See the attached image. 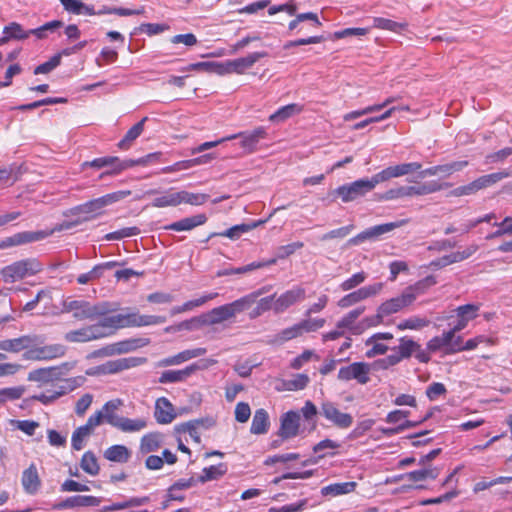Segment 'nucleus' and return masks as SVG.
Here are the masks:
<instances>
[{"instance_id":"obj_55","label":"nucleus","mask_w":512,"mask_h":512,"mask_svg":"<svg viewBox=\"0 0 512 512\" xmlns=\"http://www.w3.org/2000/svg\"><path fill=\"white\" fill-rule=\"evenodd\" d=\"M63 23L59 20H53L51 22H47L44 25L28 30L29 36L34 35L37 39H44L47 36V32H54L56 29L62 27Z\"/></svg>"},{"instance_id":"obj_8","label":"nucleus","mask_w":512,"mask_h":512,"mask_svg":"<svg viewBox=\"0 0 512 512\" xmlns=\"http://www.w3.org/2000/svg\"><path fill=\"white\" fill-rule=\"evenodd\" d=\"M268 53L265 51H258L248 54L245 57L237 59L226 60L225 62L219 63L218 74H244L246 70L253 67V65L261 58L267 57Z\"/></svg>"},{"instance_id":"obj_51","label":"nucleus","mask_w":512,"mask_h":512,"mask_svg":"<svg viewBox=\"0 0 512 512\" xmlns=\"http://www.w3.org/2000/svg\"><path fill=\"white\" fill-rule=\"evenodd\" d=\"M80 467L84 472L91 476H96L100 471L97 458L95 454L91 451H87L83 454L80 462Z\"/></svg>"},{"instance_id":"obj_63","label":"nucleus","mask_w":512,"mask_h":512,"mask_svg":"<svg viewBox=\"0 0 512 512\" xmlns=\"http://www.w3.org/2000/svg\"><path fill=\"white\" fill-rule=\"evenodd\" d=\"M304 247V243L297 241L287 245H282L276 249V261L278 259H285L290 255L294 254L297 250L302 249Z\"/></svg>"},{"instance_id":"obj_18","label":"nucleus","mask_w":512,"mask_h":512,"mask_svg":"<svg viewBox=\"0 0 512 512\" xmlns=\"http://www.w3.org/2000/svg\"><path fill=\"white\" fill-rule=\"evenodd\" d=\"M232 136H235V139L239 138L241 148L250 154L256 151L261 140L267 138V130L265 127L259 126L252 131H243Z\"/></svg>"},{"instance_id":"obj_34","label":"nucleus","mask_w":512,"mask_h":512,"mask_svg":"<svg viewBox=\"0 0 512 512\" xmlns=\"http://www.w3.org/2000/svg\"><path fill=\"white\" fill-rule=\"evenodd\" d=\"M270 426L268 412L263 409H257L253 415L250 432L255 435L265 434Z\"/></svg>"},{"instance_id":"obj_58","label":"nucleus","mask_w":512,"mask_h":512,"mask_svg":"<svg viewBox=\"0 0 512 512\" xmlns=\"http://www.w3.org/2000/svg\"><path fill=\"white\" fill-rule=\"evenodd\" d=\"M24 392L25 388L23 386L2 388L0 389V404L20 399Z\"/></svg>"},{"instance_id":"obj_6","label":"nucleus","mask_w":512,"mask_h":512,"mask_svg":"<svg viewBox=\"0 0 512 512\" xmlns=\"http://www.w3.org/2000/svg\"><path fill=\"white\" fill-rule=\"evenodd\" d=\"M108 329L105 319L102 318L91 325L70 330L64 334V340L69 343H87L108 337Z\"/></svg>"},{"instance_id":"obj_23","label":"nucleus","mask_w":512,"mask_h":512,"mask_svg":"<svg viewBox=\"0 0 512 512\" xmlns=\"http://www.w3.org/2000/svg\"><path fill=\"white\" fill-rule=\"evenodd\" d=\"M21 484L25 493L35 495L41 488V479L34 463L22 472Z\"/></svg>"},{"instance_id":"obj_54","label":"nucleus","mask_w":512,"mask_h":512,"mask_svg":"<svg viewBox=\"0 0 512 512\" xmlns=\"http://www.w3.org/2000/svg\"><path fill=\"white\" fill-rule=\"evenodd\" d=\"M204 422H207L206 429L211 428L215 425V421L212 418H206V419H199L195 421H190L186 424H184V431L188 432L190 437L195 440L197 443L200 442V435L197 431L199 424H204Z\"/></svg>"},{"instance_id":"obj_59","label":"nucleus","mask_w":512,"mask_h":512,"mask_svg":"<svg viewBox=\"0 0 512 512\" xmlns=\"http://www.w3.org/2000/svg\"><path fill=\"white\" fill-rule=\"evenodd\" d=\"M209 196L203 193H191L188 191H180V204L186 203L190 205H202L208 200Z\"/></svg>"},{"instance_id":"obj_40","label":"nucleus","mask_w":512,"mask_h":512,"mask_svg":"<svg viewBox=\"0 0 512 512\" xmlns=\"http://www.w3.org/2000/svg\"><path fill=\"white\" fill-rule=\"evenodd\" d=\"M436 284V280L433 276H427L426 278L416 282L415 284L413 285H410L408 286L407 288H405L403 290L404 294H408L410 295L412 298H411V303H413L416 298L425 293V291Z\"/></svg>"},{"instance_id":"obj_20","label":"nucleus","mask_w":512,"mask_h":512,"mask_svg":"<svg viewBox=\"0 0 512 512\" xmlns=\"http://www.w3.org/2000/svg\"><path fill=\"white\" fill-rule=\"evenodd\" d=\"M300 415L295 411H288L280 418L278 436L282 439H291L298 435Z\"/></svg>"},{"instance_id":"obj_14","label":"nucleus","mask_w":512,"mask_h":512,"mask_svg":"<svg viewBox=\"0 0 512 512\" xmlns=\"http://www.w3.org/2000/svg\"><path fill=\"white\" fill-rule=\"evenodd\" d=\"M370 365L365 362H354L341 367L337 378L340 381L356 380L359 384H367L370 381Z\"/></svg>"},{"instance_id":"obj_11","label":"nucleus","mask_w":512,"mask_h":512,"mask_svg":"<svg viewBox=\"0 0 512 512\" xmlns=\"http://www.w3.org/2000/svg\"><path fill=\"white\" fill-rule=\"evenodd\" d=\"M374 189L371 179H359L350 184L339 186L335 190V194L339 196L343 202H351L358 197L364 196Z\"/></svg>"},{"instance_id":"obj_33","label":"nucleus","mask_w":512,"mask_h":512,"mask_svg":"<svg viewBox=\"0 0 512 512\" xmlns=\"http://www.w3.org/2000/svg\"><path fill=\"white\" fill-rule=\"evenodd\" d=\"M218 296V293H209L201 296L200 298L189 300L180 306H174L170 309V315L175 316L184 312L191 311L197 307L204 305L206 302L213 300Z\"/></svg>"},{"instance_id":"obj_30","label":"nucleus","mask_w":512,"mask_h":512,"mask_svg":"<svg viewBox=\"0 0 512 512\" xmlns=\"http://www.w3.org/2000/svg\"><path fill=\"white\" fill-rule=\"evenodd\" d=\"M207 218L204 214H198L192 217H186L179 221L173 222L164 227L166 230L174 231H190L197 226H200L206 222Z\"/></svg>"},{"instance_id":"obj_56","label":"nucleus","mask_w":512,"mask_h":512,"mask_svg":"<svg viewBox=\"0 0 512 512\" xmlns=\"http://www.w3.org/2000/svg\"><path fill=\"white\" fill-rule=\"evenodd\" d=\"M413 194V186H399L396 188H392L387 190L383 195V200H395L403 197H411Z\"/></svg>"},{"instance_id":"obj_64","label":"nucleus","mask_w":512,"mask_h":512,"mask_svg":"<svg viewBox=\"0 0 512 512\" xmlns=\"http://www.w3.org/2000/svg\"><path fill=\"white\" fill-rule=\"evenodd\" d=\"M367 278V274L365 272H358L354 275H352L350 278L346 279L340 284V288L342 291H349L360 284H362Z\"/></svg>"},{"instance_id":"obj_61","label":"nucleus","mask_w":512,"mask_h":512,"mask_svg":"<svg viewBox=\"0 0 512 512\" xmlns=\"http://www.w3.org/2000/svg\"><path fill=\"white\" fill-rule=\"evenodd\" d=\"M116 162H119V158L115 156H106V157H100L96 158L92 161H86L83 163V167H92L96 169H101L104 167H111L112 170L115 168Z\"/></svg>"},{"instance_id":"obj_35","label":"nucleus","mask_w":512,"mask_h":512,"mask_svg":"<svg viewBox=\"0 0 512 512\" xmlns=\"http://www.w3.org/2000/svg\"><path fill=\"white\" fill-rule=\"evenodd\" d=\"M303 111V106L297 103H291L286 106L280 107L276 112L269 116V120L274 123H282L287 119L300 114Z\"/></svg>"},{"instance_id":"obj_39","label":"nucleus","mask_w":512,"mask_h":512,"mask_svg":"<svg viewBox=\"0 0 512 512\" xmlns=\"http://www.w3.org/2000/svg\"><path fill=\"white\" fill-rule=\"evenodd\" d=\"M117 420L118 422L115 423V428L126 433L138 432L147 426V421L143 418L130 419L120 416Z\"/></svg>"},{"instance_id":"obj_60","label":"nucleus","mask_w":512,"mask_h":512,"mask_svg":"<svg viewBox=\"0 0 512 512\" xmlns=\"http://www.w3.org/2000/svg\"><path fill=\"white\" fill-rule=\"evenodd\" d=\"M508 176H509V173H507V172H496V173H491L488 175L481 176V177L477 178L476 181L478 183L479 189L482 190L484 188L494 185L495 183L501 181L502 179H504Z\"/></svg>"},{"instance_id":"obj_52","label":"nucleus","mask_w":512,"mask_h":512,"mask_svg":"<svg viewBox=\"0 0 512 512\" xmlns=\"http://www.w3.org/2000/svg\"><path fill=\"white\" fill-rule=\"evenodd\" d=\"M40 348L42 351V358L44 361L63 357L67 351L66 346L59 343L41 346Z\"/></svg>"},{"instance_id":"obj_24","label":"nucleus","mask_w":512,"mask_h":512,"mask_svg":"<svg viewBox=\"0 0 512 512\" xmlns=\"http://www.w3.org/2000/svg\"><path fill=\"white\" fill-rule=\"evenodd\" d=\"M37 343L36 336L25 335L14 339L0 341V350L18 353L33 347Z\"/></svg>"},{"instance_id":"obj_43","label":"nucleus","mask_w":512,"mask_h":512,"mask_svg":"<svg viewBox=\"0 0 512 512\" xmlns=\"http://www.w3.org/2000/svg\"><path fill=\"white\" fill-rule=\"evenodd\" d=\"M302 335L300 327L297 324H294L291 327L285 328L281 330L279 333L275 334L272 339L270 340V343L273 345H282L285 342L298 338Z\"/></svg>"},{"instance_id":"obj_62","label":"nucleus","mask_w":512,"mask_h":512,"mask_svg":"<svg viewBox=\"0 0 512 512\" xmlns=\"http://www.w3.org/2000/svg\"><path fill=\"white\" fill-rule=\"evenodd\" d=\"M466 166H468V161L466 160L454 161L451 163L438 165L439 175H441L442 177H448L455 172L461 171Z\"/></svg>"},{"instance_id":"obj_45","label":"nucleus","mask_w":512,"mask_h":512,"mask_svg":"<svg viewBox=\"0 0 512 512\" xmlns=\"http://www.w3.org/2000/svg\"><path fill=\"white\" fill-rule=\"evenodd\" d=\"M162 445V437L158 433H149L141 438L140 451L143 454L157 451Z\"/></svg>"},{"instance_id":"obj_46","label":"nucleus","mask_w":512,"mask_h":512,"mask_svg":"<svg viewBox=\"0 0 512 512\" xmlns=\"http://www.w3.org/2000/svg\"><path fill=\"white\" fill-rule=\"evenodd\" d=\"M52 234L46 231H24L14 234L16 245H23L26 243L36 242L42 240Z\"/></svg>"},{"instance_id":"obj_1","label":"nucleus","mask_w":512,"mask_h":512,"mask_svg":"<svg viewBox=\"0 0 512 512\" xmlns=\"http://www.w3.org/2000/svg\"><path fill=\"white\" fill-rule=\"evenodd\" d=\"M113 310L108 302L92 304L86 300H72L69 298L62 302V312L72 313L73 318L78 321H98Z\"/></svg>"},{"instance_id":"obj_7","label":"nucleus","mask_w":512,"mask_h":512,"mask_svg":"<svg viewBox=\"0 0 512 512\" xmlns=\"http://www.w3.org/2000/svg\"><path fill=\"white\" fill-rule=\"evenodd\" d=\"M85 381L83 376L72 377L64 379L63 384L53 385V388L47 389L46 391L35 394L31 397L32 400L38 401L44 405H49L59 399L60 397L72 392L76 388L80 387Z\"/></svg>"},{"instance_id":"obj_50","label":"nucleus","mask_w":512,"mask_h":512,"mask_svg":"<svg viewBox=\"0 0 512 512\" xmlns=\"http://www.w3.org/2000/svg\"><path fill=\"white\" fill-rule=\"evenodd\" d=\"M227 472V465L220 463L218 465H212L206 467L202 471V475L199 477L201 483H205L211 480H217Z\"/></svg>"},{"instance_id":"obj_42","label":"nucleus","mask_w":512,"mask_h":512,"mask_svg":"<svg viewBox=\"0 0 512 512\" xmlns=\"http://www.w3.org/2000/svg\"><path fill=\"white\" fill-rule=\"evenodd\" d=\"M130 456L129 449L124 445H113L104 452V457L107 460L118 463H126Z\"/></svg>"},{"instance_id":"obj_16","label":"nucleus","mask_w":512,"mask_h":512,"mask_svg":"<svg viewBox=\"0 0 512 512\" xmlns=\"http://www.w3.org/2000/svg\"><path fill=\"white\" fill-rule=\"evenodd\" d=\"M102 423V414H92L85 425L78 427L72 434L71 445L74 450H81L84 447V441L88 438L93 430Z\"/></svg>"},{"instance_id":"obj_57","label":"nucleus","mask_w":512,"mask_h":512,"mask_svg":"<svg viewBox=\"0 0 512 512\" xmlns=\"http://www.w3.org/2000/svg\"><path fill=\"white\" fill-rule=\"evenodd\" d=\"M138 347L137 340H126L115 343L107 348V354H123L135 350Z\"/></svg>"},{"instance_id":"obj_13","label":"nucleus","mask_w":512,"mask_h":512,"mask_svg":"<svg viewBox=\"0 0 512 512\" xmlns=\"http://www.w3.org/2000/svg\"><path fill=\"white\" fill-rule=\"evenodd\" d=\"M145 362L144 358L128 357L119 358L115 360H109L95 368L94 372H88V374H115L136 366H139Z\"/></svg>"},{"instance_id":"obj_28","label":"nucleus","mask_w":512,"mask_h":512,"mask_svg":"<svg viewBox=\"0 0 512 512\" xmlns=\"http://www.w3.org/2000/svg\"><path fill=\"white\" fill-rule=\"evenodd\" d=\"M102 499L95 496L78 495L72 496L56 505L58 509H68L75 507L98 506Z\"/></svg>"},{"instance_id":"obj_27","label":"nucleus","mask_w":512,"mask_h":512,"mask_svg":"<svg viewBox=\"0 0 512 512\" xmlns=\"http://www.w3.org/2000/svg\"><path fill=\"white\" fill-rule=\"evenodd\" d=\"M154 416L161 424H168L174 420V408L167 398L161 397L156 400Z\"/></svg>"},{"instance_id":"obj_22","label":"nucleus","mask_w":512,"mask_h":512,"mask_svg":"<svg viewBox=\"0 0 512 512\" xmlns=\"http://www.w3.org/2000/svg\"><path fill=\"white\" fill-rule=\"evenodd\" d=\"M393 339V334L389 332H379L370 336L366 341V347L369 349L366 351L365 355L367 358H373L378 355H384L389 347L383 343V341H388Z\"/></svg>"},{"instance_id":"obj_10","label":"nucleus","mask_w":512,"mask_h":512,"mask_svg":"<svg viewBox=\"0 0 512 512\" xmlns=\"http://www.w3.org/2000/svg\"><path fill=\"white\" fill-rule=\"evenodd\" d=\"M246 311L241 299H237L231 303L213 308L204 315L206 325H216L227 321L236 316V314Z\"/></svg>"},{"instance_id":"obj_2","label":"nucleus","mask_w":512,"mask_h":512,"mask_svg":"<svg viewBox=\"0 0 512 512\" xmlns=\"http://www.w3.org/2000/svg\"><path fill=\"white\" fill-rule=\"evenodd\" d=\"M391 351L392 353L390 355L380 360L381 366L383 368L397 365L402 360L408 359L412 355H414L415 358L421 363H428L431 359L428 352L422 349L418 342L406 336L401 337L399 339V345L391 348Z\"/></svg>"},{"instance_id":"obj_9","label":"nucleus","mask_w":512,"mask_h":512,"mask_svg":"<svg viewBox=\"0 0 512 512\" xmlns=\"http://www.w3.org/2000/svg\"><path fill=\"white\" fill-rule=\"evenodd\" d=\"M408 222H409L408 219H402L399 221L384 223V224L370 227V228L360 232L356 236L350 238L347 242V245L348 246H357L366 241L377 240L381 235L389 233L396 228L402 227V226L406 225Z\"/></svg>"},{"instance_id":"obj_29","label":"nucleus","mask_w":512,"mask_h":512,"mask_svg":"<svg viewBox=\"0 0 512 512\" xmlns=\"http://www.w3.org/2000/svg\"><path fill=\"white\" fill-rule=\"evenodd\" d=\"M207 350L206 348H194V349H188L184 350L174 356L165 358L161 361V366H171V365H179L185 361H188L190 359L203 356L206 354Z\"/></svg>"},{"instance_id":"obj_3","label":"nucleus","mask_w":512,"mask_h":512,"mask_svg":"<svg viewBox=\"0 0 512 512\" xmlns=\"http://www.w3.org/2000/svg\"><path fill=\"white\" fill-rule=\"evenodd\" d=\"M131 194L130 191H117L106 194L102 197L90 200L86 203L78 205L71 210L73 215L84 214L83 221L91 220L102 214L103 209L117 201H120Z\"/></svg>"},{"instance_id":"obj_36","label":"nucleus","mask_w":512,"mask_h":512,"mask_svg":"<svg viewBox=\"0 0 512 512\" xmlns=\"http://www.w3.org/2000/svg\"><path fill=\"white\" fill-rule=\"evenodd\" d=\"M123 405L122 400L114 399L106 402L101 410L96 413L102 414V421L105 420L108 424L115 427V423L118 422L117 419L120 416L116 413V411Z\"/></svg>"},{"instance_id":"obj_49","label":"nucleus","mask_w":512,"mask_h":512,"mask_svg":"<svg viewBox=\"0 0 512 512\" xmlns=\"http://www.w3.org/2000/svg\"><path fill=\"white\" fill-rule=\"evenodd\" d=\"M276 294L263 297L261 299H257L255 303L256 307L252 309V311L249 313L250 319H255L260 317L263 313L273 310L274 311V300H275Z\"/></svg>"},{"instance_id":"obj_37","label":"nucleus","mask_w":512,"mask_h":512,"mask_svg":"<svg viewBox=\"0 0 512 512\" xmlns=\"http://www.w3.org/2000/svg\"><path fill=\"white\" fill-rule=\"evenodd\" d=\"M356 486H357V484L354 481L333 483V484L322 487L321 494L323 496H331V497L345 495V494H349V493L353 492L355 490Z\"/></svg>"},{"instance_id":"obj_32","label":"nucleus","mask_w":512,"mask_h":512,"mask_svg":"<svg viewBox=\"0 0 512 512\" xmlns=\"http://www.w3.org/2000/svg\"><path fill=\"white\" fill-rule=\"evenodd\" d=\"M153 207L165 208L180 205V191L173 188L165 190L161 195L155 197L151 203Z\"/></svg>"},{"instance_id":"obj_47","label":"nucleus","mask_w":512,"mask_h":512,"mask_svg":"<svg viewBox=\"0 0 512 512\" xmlns=\"http://www.w3.org/2000/svg\"><path fill=\"white\" fill-rule=\"evenodd\" d=\"M439 470L437 468L428 467L420 470H415L406 473L402 476L403 479H408L410 481L419 482L424 481L426 479H436L439 475Z\"/></svg>"},{"instance_id":"obj_15","label":"nucleus","mask_w":512,"mask_h":512,"mask_svg":"<svg viewBox=\"0 0 512 512\" xmlns=\"http://www.w3.org/2000/svg\"><path fill=\"white\" fill-rule=\"evenodd\" d=\"M383 289L382 283H374L371 285H367L364 287L359 288L356 291H353L344 297H342L338 301V306L341 308H348L350 306H353L363 300H366L368 298L374 297L377 294L381 292Z\"/></svg>"},{"instance_id":"obj_4","label":"nucleus","mask_w":512,"mask_h":512,"mask_svg":"<svg viewBox=\"0 0 512 512\" xmlns=\"http://www.w3.org/2000/svg\"><path fill=\"white\" fill-rule=\"evenodd\" d=\"M75 363L65 362L57 366L38 368L28 374V380L37 382L41 386L51 383L53 385L63 384L65 376L74 368Z\"/></svg>"},{"instance_id":"obj_44","label":"nucleus","mask_w":512,"mask_h":512,"mask_svg":"<svg viewBox=\"0 0 512 512\" xmlns=\"http://www.w3.org/2000/svg\"><path fill=\"white\" fill-rule=\"evenodd\" d=\"M256 226H257V223L235 225L223 232L212 233L209 235V238H212L214 236H220V237H227L231 240H237L241 237L242 234L249 232Z\"/></svg>"},{"instance_id":"obj_38","label":"nucleus","mask_w":512,"mask_h":512,"mask_svg":"<svg viewBox=\"0 0 512 512\" xmlns=\"http://www.w3.org/2000/svg\"><path fill=\"white\" fill-rule=\"evenodd\" d=\"M275 263H276V259L252 262L248 265L238 267V268L223 269L217 273V276L221 277V276H228V275H233V274H244V273H248L250 271L256 270V269H260V268H263L266 266L273 265Z\"/></svg>"},{"instance_id":"obj_31","label":"nucleus","mask_w":512,"mask_h":512,"mask_svg":"<svg viewBox=\"0 0 512 512\" xmlns=\"http://www.w3.org/2000/svg\"><path fill=\"white\" fill-rule=\"evenodd\" d=\"M29 37L28 30L17 22H11L3 28V37L0 38V44L7 43L10 40H25Z\"/></svg>"},{"instance_id":"obj_19","label":"nucleus","mask_w":512,"mask_h":512,"mask_svg":"<svg viewBox=\"0 0 512 512\" xmlns=\"http://www.w3.org/2000/svg\"><path fill=\"white\" fill-rule=\"evenodd\" d=\"M138 317L139 312L137 311L104 317L109 336L120 328L138 327Z\"/></svg>"},{"instance_id":"obj_12","label":"nucleus","mask_w":512,"mask_h":512,"mask_svg":"<svg viewBox=\"0 0 512 512\" xmlns=\"http://www.w3.org/2000/svg\"><path fill=\"white\" fill-rule=\"evenodd\" d=\"M320 414L331 424L340 428L347 429L353 423V417L349 413L341 412L337 404L326 400L323 401L320 407Z\"/></svg>"},{"instance_id":"obj_26","label":"nucleus","mask_w":512,"mask_h":512,"mask_svg":"<svg viewBox=\"0 0 512 512\" xmlns=\"http://www.w3.org/2000/svg\"><path fill=\"white\" fill-rule=\"evenodd\" d=\"M411 298L412 297L410 295L404 294V292H402L401 295L383 302L379 306L381 313H383L385 317L395 314L410 306L412 304Z\"/></svg>"},{"instance_id":"obj_41","label":"nucleus","mask_w":512,"mask_h":512,"mask_svg":"<svg viewBox=\"0 0 512 512\" xmlns=\"http://www.w3.org/2000/svg\"><path fill=\"white\" fill-rule=\"evenodd\" d=\"M146 120L147 117H144L127 131L124 138L118 143V147L120 149H128L132 145L133 141L142 134Z\"/></svg>"},{"instance_id":"obj_25","label":"nucleus","mask_w":512,"mask_h":512,"mask_svg":"<svg viewBox=\"0 0 512 512\" xmlns=\"http://www.w3.org/2000/svg\"><path fill=\"white\" fill-rule=\"evenodd\" d=\"M199 369H201V366L194 363L181 370H166L162 372L159 378V383L166 384L183 382Z\"/></svg>"},{"instance_id":"obj_5","label":"nucleus","mask_w":512,"mask_h":512,"mask_svg":"<svg viewBox=\"0 0 512 512\" xmlns=\"http://www.w3.org/2000/svg\"><path fill=\"white\" fill-rule=\"evenodd\" d=\"M43 270V265L36 258H27L5 266L1 275L6 283H14L25 277L33 276Z\"/></svg>"},{"instance_id":"obj_17","label":"nucleus","mask_w":512,"mask_h":512,"mask_svg":"<svg viewBox=\"0 0 512 512\" xmlns=\"http://www.w3.org/2000/svg\"><path fill=\"white\" fill-rule=\"evenodd\" d=\"M305 296V289L300 286L293 287L292 289L285 291L278 297L275 296L274 313H284L291 306L303 301L305 299Z\"/></svg>"},{"instance_id":"obj_48","label":"nucleus","mask_w":512,"mask_h":512,"mask_svg":"<svg viewBox=\"0 0 512 512\" xmlns=\"http://www.w3.org/2000/svg\"><path fill=\"white\" fill-rule=\"evenodd\" d=\"M373 27L382 30H388L395 33H400L401 31L407 28V23H399L393 21L391 19L383 18V17H374L373 18Z\"/></svg>"},{"instance_id":"obj_21","label":"nucleus","mask_w":512,"mask_h":512,"mask_svg":"<svg viewBox=\"0 0 512 512\" xmlns=\"http://www.w3.org/2000/svg\"><path fill=\"white\" fill-rule=\"evenodd\" d=\"M479 310V304H466L458 306L456 309L453 310L457 317V321L451 329L456 333L465 329L468 323L478 316Z\"/></svg>"},{"instance_id":"obj_53","label":"nucleus","mask_w":512,"mask_h":512,"mask_svg":"<svg viewBox=\"0 0 512 512\" xmlns=\"http://www.w3.org/2000/svg\"><path fill=\"white\" fill-rule=\"evenodd\" d=\"M430 324V321L424 317L420 316H412L408 319H405L397 324V328L400 331L403 330H419L424 327H427Z\"/></svg>"}]
</instances>
